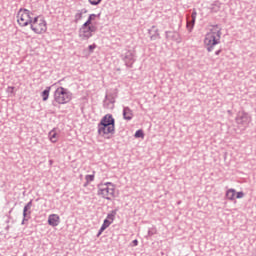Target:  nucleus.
Wrapping results in <instances>:
<instances>
[{"label": "nucleus", "instance_id": "1", "mask_svg": "<svg viewBox=\"0 0 256 256\" xmlns=\"http://www.w3.org/2000/svg\"><path fill=\"white\" fill-rule=\"evenodd\" d=\"M98 135L104 137V139H111V136L115 133V118L112 114H106L102 117L97 125Z\"/></svg>", "mask_w": 256, "mask_h": 256}, {"label": "nucleus", "instance_id": "2", "mask_svg": "<svg viewBox=\"0 0 256 256\" xmlns=\"http://www.w3.org/2000/svg\"><path fill=\"white\" fill-rule=\"evenodd\" d=\"M221 35V26L219 25L212 26L210 31L206 34L204 39V45L208 53H211V51L215 49V46L221 43Z\"/></svg>", "mask_w": 256, "mask_h": 256}, {"label": "nucleus", "instance_id": "3", "mask_svg": "<svg viewBox=\"0 0 256 256\" xmlns=\"http://www.w3.org/2000/svg\"><path fill=\"white\" fill-rule=\"evenodd\" d=\"M71 99H73V93H71L69 89L60 86L54 92L52 105L53 107H57V105H66V103H69Z\"/></svg>", "mask_w": 256, "mask_h": 256}, {"label": "nucleus", "instance_id": "4", "mask_svg": "<svg viewBox=\"0 0 256 256\" xmlns=\"http://www.w3.org/2000/svg\"><path fill=\"white\" fill-rule=\"evenodd\" d=\"M30 27L34 33L41 35L47 31V21L39 16H36L30 23Z\"/></svg>", "mask_w": 256, "mask_h": 256}, {"label": "nucleus", "instance_id": "5", "mask_svg": "<svg viewBox=\"0 0 256 256\" xmlns=\"http://www.w3.org/2000/svg\"><path fill=\"white\" fill-rule=\"evenodd\" d=\"M17 21L20 27H27V25H31L33 22V18L31 17V11L25 8H20L17 13Z\"/></svg>", "mask_w": 256, "mask_h": 256}, {"label": "nucleus", "instance_id": "6", "mask_svg": "<svg viewBox=\"0 0 256 256\" xmlns=\"http://www.w3.org/2000/svg\"><path fill=\"white\" fill-rule=\"evenodd\" d=\"M97 31V26H81L79 37L82 41H87L93 37V33Z\"/></svg>", "mask_w": 256, "mask_h": 256}, {"label": "nucleus", "instance_id": "7", "mask_svg": "<svg viewBox=\"0 0 256 256\" xmlns=\"http://www.w3.org/2000/svg\"><path fill=\"white\" fill-rule=\"evenodd\" d=\"M121 59L124 61L126 67L131 69L133 67V63H135V50H124L121 54Z\"/></svg>", "mask_w": 256, "mask_h": 256}, {"label": "nucleus", "instance_id": "8", "mask_svg": "<svg viewBox=\"0 0 256 256\" xmlns=\"http://www.w3.org/2000/svg\"><path fill=\"white\" fill-rule=\"evenodd\" d=\"M236 123L245 130L249 127V123H251V116L247 112H239L236 117Z\"/></svg>", "mask_w": 256, "mask_h": 256}, {"label": "nucleus", "instance_id": "9", "mask_svg": "<svg viewBox=\"0 0 256 256\" xmlns=\"http://www.w3.org/2000/svg\"><path fill=\"white\" fill-rule=\"evenodd\" d=\"M97 195L103 199H107V201H111V197H115V188L98 185Z\"/></svg>", "mask_w": 256, "mask_h": 256}, {"label": "nucleus", "instance_id": "10", "mask_svg": "<svg viewBox=\"0 0 256 256\" xmlns=\"http://www.w3.org/2000/svg\"><path fill=\"white\" fill-rule=\"evenodd\" d=\"M117 99V92L106 94L103 101L105 109H115V100Z\"/></svg>", "mask_w": 256, "mask_h": 256}, {"label": "nucleus", "instance_id": "11", "mask_svg": "<svg viewBox=\"0 0 256 256\" xmlns=\"http://www.w3.org/2000/svg\"><path fill=\"white\" fill-rule=\"evenodd\" d=\"M31 207H33V200H30L23 208V220L21 225H25V221L31 219Z\"/></svg>", "mask_w": 256, "mask_h": 256}, {"label": "nucleus", "instance_id": "12", "mask_svg": "<svg viewBox=\"0 0 256 256\" xmlns=\"http://www.w3.org/2000/svg\"><path fill=\"white\" fill-rule=\"evenodd\" d=\"M197 19V11L193 10L191 16L187 17L186 27L189 32L193 31V27H195V21Z\"/></svg>", "mask_w": 256, "mask_h": 256}, {"label": "nucleus", "instance_id": "13", "mask_svg": "<svg viewBox=\"0 0 256 256\" xmlns=\"http://www.w3.org/2000/svg\"><path fill=\"white\" fill-rule=\"evenodd\" d=\"M166 39H172V41H176V43H181V35L177 31H166L165 32Z\"/></svg>", "mask_w": 256, "mask_h": 256}, {"label": "nucleus", "instance_id": "14", "mask_svg": "<svg viewBox=\"0 0 256 256\" xmlns=\"http://www.w3.org/2000/svg\"><path fill=\"white\" fill-rule=\"evenodd\" d=\"M61 223V218L57 214H51L48 217V225L50 227H57Z\"/></svg>", "mask_w": 256, "mask_h": 256}, {"label": "nucleus", "instance_id": "15", "mask_svg": "<svg viewBox=\"0 0 256 256\" xmlns=\"http://www.w3.org/2000/svg\"><path fill=\"white\" fill-rule=\"evenodd\" d=\"M122 115L125 121H131L133 119V110L129 106H124Z\"/></svg>", "mask_w": 256, "mask_h": 256}, {"label": "nucleus", "instance_id": "16", "mask_svg": "<svg viewBox=\"0 0 256 256\" xmlns=\"http://www.w3.org/2000/svg\"><path fill=\"white\" fill-rule=\"evenodd\" d=\"M148 35H150L151 41H157V39H161L159 29H156L155 26H152V28L148 30Z\"/></svg>", "mask_w": 256, "mask_h": 256}, {"label": "nucleus", "instance_id": "17", "mask_svg": "<svg viewBox=\"0 0 256 256\" xmlns=\"http://www.w3.org/2000/svg\"><path fill=\"white\" fill-rule=\"evenodd\" d=\"M48 137L51 143H57L59 139V134H57V130L54 128L49 132Z\"/></svg>", "mask_w": 256, "mask_h": 256}, {"label": "nucleus", "instance_id": "18", "mask_svg": "<svg viewBox=\"0 0 256 256\" xmlns=\"http://www.w3.org/2000/svg\"><path fill=\"white\" fill-rule=\"evenodd\" d=\"M83 13H87L86 9L78 10V12L74 16V22L79 23L83 19Z\"/></svg>", "mask_w": 256, "mask_h": 256}, {"label": "nucleus", "instance_id": "19", "mask_svg": "<svg viewBox=\"0 0 256 256\" xmlns=\"http://www.w3.org/2000/svg\"><path fill=\"white\" fill-rule=\"evenodd\" d=\"M49 93H51V86H47L45 90L41 92L42 101L49 99Z\"/></svg>", "mask_w": 256, "mask_h": 256}, {"label": "nucleus", "instance_id": "20", "mask_svg": "<svg viewBox=\"0 0 256 256\" xmlns=\"http://www.w3.org/2000/svg\"><path fill=\"white\" fill-rule=\"evenodd\" d=\"M235 189L231 188L226 191V197L229 199V201H235V195H236Z\"/></svg>", "mask_w": 256, "mask_h": 256}, {"label": "nucleus", "instance_id": "21", "mask_svg": "<svg viewBox=\"0 0 256 256\" xmlns=\"http://www.w3.org/2000/svg\"><path fill=\"white\" fill-rule=\"evenodd\" d=\"M115 215H117V210H112L111 213L107 214L106 219L108 221H111V224L113 223V221H115Z\"/></svg>", "mask_w": 256, "mask_h": 256}, {"label": "nucleus", "instance_id": "22", "mask_svg": "<svg viewBox=\"0 0 256 256\" xmlns=\"http://www.w3.org/2000/svg\"><path fill=\"white\" fill-rule=\"evenodd\" d=\"M134 137H136V139H143V137H145V133L143 130L139 129L135 132Z\"/></svg>", "mask_w": 256, "mask_h": 256}, {"label": "nucleus", "instance_id": "23", "mask_svg": "<svg viewBox=\"0 0 256 256\" xmlns=\"http://www.w3.org/2000/svg\"><path fill=\"white\" fill-rule=\"evenodd\" d=\"M111 225V221L108 219H104L103 224L100 228H102V231H105L109 226Z\"/></svg>", "mask_w": 256, "mask_h": 256}, {"label": "nucleus", "instance_id": "24", "mask_svg": "<svg viewBox=\"0 0 256 256\" xmlns=\"http://www.w3.org/2000/svg\"><path fill=\"white\" fill-rule=\"evenodd\" d=\"M93 20L88 17L87 21L82 25V27H95V25H92Z\"/></svg>", "mask_w": 256, "mask_h": 256}, {"label": "nucleus", "instance_id": "25", "mask_svg": "<svg viewBox=\"0 0 256 256\" xmlns=\"http://www.w3.org/2000/svg\"><path fill=\"white\" fill-rule=\"evenodd\" d=\"M100 187H109L110 189H115V184L113 182H106L104 184H98Z\"/></svg>", "mask_w": 256, "mask_h": 256}, {"label": "nucleus", "instance_id": "26", "mask_svg": "<svg viewBox=\"0 0 256 256\" xmlns=\"http://www.w3.org/2000/svg\"><path fill=\"white\" fill-rule=\"evenodd\" d=\"M157 234V228L152 227L148 229V237H153V235Z\"/></svg>", "mask_w": 256, "mask_h": 256}, {"label": "nucleus", "instance_id": "27", "mask_svg": "<svg viewBox=\"0 0 256 256\" xmlns=\"http://www.w3.org/2000/svg\"><path fill=\"white\" fill-rule=\"evenodd\" d=\"M85 179H86L87 183H91L92 181H95V175L88 174L85 176Z\"/></svg>", "mask_w": 256, "mask_h": 256}, {"label": "nucleus", "instance_id": "28", "mask_svg": "<svg viewBox=\"0 0 256 256\" xmlns=\"http://www.w3.org/2000/svg\"><path fill=\"white\" fill-rule=\"evenodd\" d=\"M95 49H97V44H91L88 46L89 53H93V51H95Z\"/></svg>", "mask_w": 256, "mask_h": 256}, {"label": "nucleus", "instance_id": "29", "mask_svg": "<svg viewBox=\"0 0 256 256\" xmlns=\"http://www.w3.org/2000/svg\"><path fill=\"white\" fill-rule=\"evenodd\" d=\"M243 197H245V193H243V191L236 193V199H243Z\"/></svg>", "mask_w": 256, "mask_h": 256}, {"label": "nucleus", "instance_id": "30", "mask_svg": "<svg viewBox=\"0 0 256 256\" xmlns=\"http://www.w3.org/2000/svg\"><path fill=\"white\" fill-rule=\"evenodd\" d=\"M97 17H101V14H90V15H89V18H90L92 21H95V19H97Z\"/></svg>", "mask_w": 256, "mask_h": 256}, {"label": "nucleus", "instance_id": "31", "mask_svg": "<svg viewBox=\"0 0 256 256\" xmlns=\"http://www.w3.org/2000/svg\"><path fill=\"white\" fill-rule=\"evenodd\" d=\"M212 7H210L211 11H219V5L217 4H211Z\"/></svg>", "mask_w": 256, "mask_h": 256}, {"label": "nucleus", "instance_id": "32", "mask_svg": "<svg viewBox=\"0 0 256 256\" xmlns=\"http://www.w3.org/2000/svg\"><path fill=\"white\" fill-rule=\"evenodd\" d=\"M7 91H8V93H13V91H15V87L14 86H9L7 88Z\"/></svg>", "mask_w": 256, "mask_h": 256}, {"label": "nucleus", "instance_id": "33", "mask_svg": "<svg viewBox=\"0 0 256 256\" xmlns=\"http://www.w3.org/2000/svg\"><path fill=\"white\" fill-rule=\"evenodd\" d=\"M139 245V240L135 239L132 241V247H137Z\"/></svg>", "mask_w": 256, "mask_h": 256}, {"label": "nucleus", "instance_id": "34", "mask_svg": "<svg viewBox=\"0 0 256 256\" xmlns=\"http://www.w3.org/2000/svg\"><path fill=\"white\" fill-rule=\"evenodd\" d=\"M99 3H101V1H90V5H99Z\"/></svg>", "mask_w": 256, "mask_h": 256}, {"label": "nucleus", "instance_id": "35", "mask_svg": "<svg viewBox=\"0 0 256 256\" xmlns=\"http://www.w3.org/2000/svg\"><path fill=\"white\" fill-rule=\"evenodd\" d=\"M103 231H105V230H102V228H100L96 237H101V235L103 234Z\"/></svg>", "mask_w": 256, "mask_h": 256}, {"label": "nucleus", "instance_id": "36", "mask_svg": "<svg viewBox=\"0 0 256 256\" xmlns=\"http://www.w3.org/2000/svg\"><path fill=\"white\" fill-rule=\"evenodd\" d=\"M222 51H223V49L217 50V51L215 52V55H217V56L221 55Z\"/></svg>", "mask_w": 256, "mask_h": 256}, {"label": "nucleus", "instance_id": "37", "mask_svg": "<svg viewBox=\"0 0 256 256\" xmlns=\"http://www.w3.org/2000/svg\"><path fill=\"white\" fill-rule=\"evenodd\" d=\"M89 185V183H87V181H86V183L84 184V187H87Z\"/></svg>", "mask_w": 256, "mask_h": 256}, {"label": "nucleus", "instance_id": "38", "mask_svg": "<svg viewBox=\"0 0 256 256\" xmlns=\"http://www.w3.org/2000/svg\"><path fill=\"white\" fill-rule=\"evenodd\" d=\"M97 1H101V0H97Z\"/></svg>", "mask_w": 256, "mask_h": 256}]
</instances>
